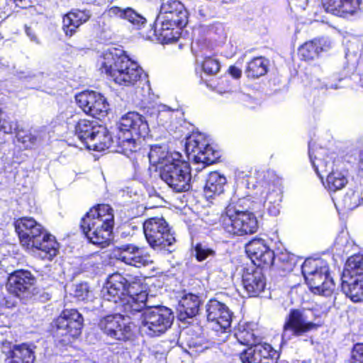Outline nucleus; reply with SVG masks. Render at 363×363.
I'll return each instance as SVG.
<instances>
[{"mask_svg": "<svg viewBox=\"0 0 363 363\" xmlns=\"http://www.w3.org/2000/svg\"><path fill=\"white\" fill-rule=\"evenodd\" d=\"M189 347H194L196 348V351H202V348L201 349H199V347H201V345H197V344L194 342H192L189 344Z\"/></svg>", "mask_w": 363, "mask_h": 363, "instance_id": "52", "label": "nucleus"}, {"mask_svg": "<svg viewBox=\"0 0 363 363\" xmlns=\"http://www.w3.org/2000/svg\"><path fill=\"white\" fill-rule=\"evenodd\" d=\"M37 24L34 25L33 23H31L30 25L26 24L24 26L25 33L26 35L29 38L30 40L33 43H35L37 45L40 43V40L36 33Z\"/></svg>", "mask_w": 363, "mask_h": 363, "instance_id": "47", "label": "nucleus"}, {"mask_svg": "<svg viewBox=\"0 0 363 363\" xmlns=\"http://www.w3.org/2000/svg\"><path fill=\"white\" fill-rule=\"evenodd\" d=\"M301 269L306 284L313 293L325 296L333 294L335 285L325 261L320 259H307Z\"/></svg>", "mask_w": 363, "mask_h": 363, "instance_id": "5", "label": "nucleus"}, {"mask_svg": "<svg viewBox=\"0 0 363 363\" xmlns=\"http://www.w3.org/2000/svg\"><path fill=\"white\" fill-rule=\"evenodd\" d=\"M43 132L38 130H34L28 133L21 135L20 132L17 133L18 141L22 143L26 147L31 148L33 145L40 142L43 138Z\"/></svg>", "mask_w": 363, "mask_h": 363, "instance_id": "39", "label": "nucleus"}, {"mask_svg": "<svg viewBox=\"0 0 363 363\" xmlns=\"http://www.w3.org/2000/svg\"><path fill=\"white\" fill-rule=\"evenodd\" d=\"M274 353L270 345L259 342L244 350L240 354V359L242 363H273Z\"/></svg>", "mask_w": 363, "mask_h": 363, "instance_id": "22", "label": "nucleus"}, {"mask_svg": "<svg viewBox=\"0 0 363 363\" xmlns=\"http://www.w3.org/2000/svg\"><path fill=\"white\" fill-rule=\"evenodd\" d=\"M330 46V40L321 38L306 42L300 48L299 52L306 60H310L318 57L321 51L327 50Z\"/></svg>", "mask_w": 363, "mask_h": 363, "instance_id": "32", "label": "nucleus"}, {"mask_svg": "<svg viewBox=\"0 0 363 363\" xmlns=\"http://www.w3.org/2000/svg\"><path fill=\"white\" fill-rule=\"evenodd\" d=\"M222 227L225 232L233 235L252 234L257 231L258 222L254 213L238 209L229 204L225 214L221 216Z\"/></svg>", "mask_w": 363, "mask_h": 363, "instance_id": "8", "label": "nucleus"}, {"mask_svg": "<svg viewBox=\"0 0 363 363\" xmlns=\"http://www.w3.org/2000/svg\"><path fill=\"white\" fill-rule=\"evenodd\" d=\"M113 224V209L108 205L100 204L86 213L80 227L90 242L104 247L111 240Z\"/></svg>", "mask_w": 363, "mask_h": 363, "instance_id": "3", "label": "nucleus"}, {"mask_svg": "<svg viewBox=\"0 0 363 363\" xmlns=\"http://www.w3.org/2000/svg\"><path fill=\"white\" fill-rule=\"evenodd\" d=\"M235 335L238 342L241 345L248 346V347L257 345V337L252 330H239Z\"/></svg>", "mask_w": 363, "mask_h": 363, "instance_id": "40", "label": "nucleus"}, {"mask_svg": "<svg viewBox=\"0 0 363 363\" xmlns=\"http://www.w3.org/2000/svg\"><path fill=\"white\" fill-rule=\"evenodd\" d=\"M261 196L264 199V206L269 213L272 216H277L279 213V204L282 198L281 194L277 190H271L269 188L262 191Z\"/></svg>", "mask_w": 363, "mask_h": 363, "instance_id": "34", "label": "nucleus"}, {"mask_svg": "<svg viewBox=\"0 0 363 363\" xmlns=\"http://www.w3.org/2000/svg\"><path fill=\"white\" fill-rule=\"evenodd\" d=\"M89 290L86 284H80L76 286L74 296L79 300H84L88 297Z\"/></svg>", "mask_w": 363, "mask_h": 363, "instance_id": "49", "label": "nucleus"}, {"mask_svg": "<svg viewBox=\"0 0 363 363\" xmlns=\"http://www.w3.org/2000/svg\"><path fill=\"white\" fill-rule=\"evenodd\" d=\"M137 284L130 283L119 273L110 275L101 294L104 299L114 303H120L129 293H133Z\"/></svg>", "mask_w": 363, "mask_h": 363, "instance_id": "13", "label": "nucleus"}, {"mask_svg": "<svg viewBox=\"0 0 363 363\" xmlns=\"http://www.w3.org/2000/svg\"><path fill=\"white\" fill-rule=\"evenodd\" d=\"M35 359L33 349L26 344L16 346L14 358L9 363H33Z\"/></svg>", "mask_w": 363, "mask_h": 363, "instance_id": "37", "label": "nucleus"}, {"mask_svg": "<svg viewBox=\"0 0 363 363\" xmlns=\"http://www.w3.org/2000/svg\"><path fill=\"white\" fill-rule=\"evenodd\" d=\"M158 15L164 16V20L172 21L179 26H184L186 23V11L184 5L177 0H168L162 3Z\"/></svg>", "mask_w": 363, "mask_h": 363, "instance_id": "23", "label": "nucleus"}, {"mask_svg": "<svg viewBox=\"0 0 363 363\" xmlns=\"http://www.w3.org/2000/svg\"><path fill=\"white\" fill-rule=\"evenodd\" d=\"M326 182L328 189L335 191L347 184V179L342 172H332L327 176Z\"/></svg>", "mask_w": 363, "mask_h": 363, "instance_id": "38", "label": "nucleus"}, {"mask_svg": "<svg viewBox=\"0 0 363 363\" xmlns=\"http://www.w3.org/2000/svg\"><path fill=\"white\" fill-rule=\"evenodd\" d=\"M119 303L121 311L124 313L123 316H127L129 318L138 316V320L145 309L150 306L147 299V294L143 291L136 293L135 289H133V293H129L123 297Z\"/></svg>", "mask_w": 363, "mask_h": 363, "instance_id": "20", "label": "nucleus"}, {"mask_svg": "<svg viewBox=\"0 0 363 363\" xmlns=\"http://www.w3.org/2000/svg\"><path fill=\"white\" fill-rule=\"evenodd\" d=\"M150 162L162 170V167L168 164H172L182 156L179 152H171L167 151L165 147L155 145L151 146L148 154Z\"/></svg>", "mask_w": 363, "mask_h": 363, "instance_id": "28", "label": "nucleus"}, {"mask_svg": "<svg viewBox=\"0 0 363 363\" xmlns=\"http://www.w3.org/2000/svg\"><path fill=\"white\" fill-rule=\"evenodd\" d=\"M267 72V60L262 57L252 60L247 65L245 74L247 77L258 78L264 75Z\"/></svg>", "mask_w": 363, "mask_h": 363, "instance_id": "35", "label": "nucleus"}, {"mask_svg": "<svg viewBox=\"0 0 363 363\" xmlns=\"http://www.w3.org/2000/svg\"><path fill=\"white\" fill-rule=\"evenodd\" d=\"M318 325L308 320L305 311L291 310L284 325L282 338L289 340L294 336H301L317 329Z\"/></svg>", "mask_w": 363, "mask_h": 363, "instance_id": "14", "label": "nucleus"}, {"mask_svg": "<svg viewBox=\"0 0 363 363\" xmlns=\"http://www.w3.org/2000/svg\"><path fill=\"white\" fill-rule=\"evenodd\" d=\"M99 326L110 337L125 341L133 335L132 326L126 323L123 315H109L103 318Z\"/></svg>", "mask_w": 363, "mask_h": 363, "instance_id": "16", "label": "nucleus"}, {"mask_svg": "<svg viewBox=\"0 0 363 363\" xmlns=\"http://www.w3.org/2000/svg\"><path fill=\"white\" fill-rule=\"evenodd\" d=\"M202 68L207 74L214 75L219 72L220 65L218 60L211 57H207L202 63Z\"/></svg>", "mask_w": 363, "mask_h": 363, "instance_id": "43", "label": "nucleus"}, {"mask_svg": "<svg viewBox=\"0 0 363 363\" xmlns=\"http://www.w3.org/2000/svg\"><path fill=\"white\" fill-rule=\"evenodd\" d=\"M16 6L19 7H26L27 5L29 4L30 1L28 0H12Z\"/></svg>", "mask_w": 363, "mask_h": 363, "instance_id": "51", "label": "nucleus"}, {"mask_svg": "<svg viewBox=\"0 0 363 363\" xmlns=\"http://www.w3.org/2000/svg\"><path fill=\"white\" fill-rule=\"evenodd\" d=\"M185 149L189 160L198 165L196 167L198 172L214 163L217 160L216 152L202 134H193L188 137Z\"/></svg>", "mask_w": 363, "mask_h": 363, "instance_id": "11", "label": "nucleus"}, {"mask_svg": "<svg viewBox=\"0 0 363 363\" xmlns=\"http://www.w3.org/2000/svg\"><path fill=\"white\" fill-rule=\"evenodd\" d=\"M115 256L118 260L136 267L152 263L150 255L133 244H125L118 247L115 250Z\"/></svg>", "mask_w": 363, "mask_h": 363, "instance_id": "19", "label": "nucleus"}, {"mask_svg": "<svg viewBox=\"0 0 363 363\" xmlns=\"http://www.w3.org/2000/svg\"><path fill=\"white\" fill-rule=\"evenodd\" d=\"M194 253L199 262H202L208 257H213L216 255L215 250L202 244H197L195 246Z\"/></svg>", "mask_w": 363, "mask_h": 363, "instance_id": "44", "label": "nucleus"}, {"mask_svg": "<svg viewBox=\"0 0 363 363\" xmlns=\"http://www.w3.org/2000/svg\"><path fill=\"white\" fill-rule=\"evenodd\" d=\"M91 16L89 10H74L66 14L62 21V29L65 35H74L82 24L89 21Z\"/></svg>", "mask_w": 363, "mask_h": 363, "instance_id": "27", "label": "nucleus"}, {"mask_svg": "<svg viewBox=\"0 0 363 363\" xmlns=\"http://www.w3.org/2000/svg\"><path fill=\"white\" fill-rule=\"evenodd\" d=\"M228 71H229L230 74L235 79H239L241 77V74H242L241 69L235 66H230L229 67Z\"/></svg>", "mask_w": 363, "mask_h": 363, "instance_id": "50", "label": "nucleus"}, {"mask_svg": "<svg viewBox=\"0 0 363 363\" xmlns=\"http://www.w3.org/2000/svg\"><path fill=\"white\" fill-rule=\"evenodd\" d=\"M16 345L12 346L10 342L3 343L1 351L6 357L7 363L13 361V359L14 358V352L16 351Z\"/></svg>", "mask_w": 363, "mask_h": 363, "instance_id": "48", "label": "nucleus"}, {"mask_svg": "<svg viewBox=\"0 0 363 363\" xmlns=\"http://www.w3.org/2000/svg\"><path fill=\"white\" fill-rule=\"evenodd\" d=\"M245 251L253 262L257 260L259 262L258 265L262 264L271 266L274 262V252L270 250L263 239L257 238L249 242L246 245Z\"/></svg>", "mask_w": 363, "mask_h": 363, "instance_id": "21", "label": "nucleus"}, {"mask_svg": "<svg viewBox=\"0 0 363 363\" xmlns=\"http://www.w3.org/2000/svg\"><path fill=\"white\" fill-rule=\"evenodd\" d=\"M360 167L363 169V151L359 155Z\"/></svg>", "mask_w": 363, "mask_h": 363, "instance_id": "53", "label": "nucleus"}, {"mask_svg": "<svg viewBox=\"0 0 363 363\" xmlns=\"http://www.w3.org/2000/svg\"><path fill=\"white\" fill-rule=\"evenodd\" d=\"M342 201L347 208L352 210L360 205L362 199L359 192L350 189L345 195Z\"/></svg>", "mask_w": 363, "mask_h": 363, "instance_id": "42", "label": "nucleus"}, {"mask_svg": "<svg viewBox=\"0 0 363 363\" xmlns=\"http://www.w3.org/2000/svg\"><path fill=\"white\" fill-rule=\"evenodd\" d=\"M351 363H363V344H356L351 352Z\"/></svg>", "mask_w": 363, "mask_h": 363, "instance_id": "46", "label": "nucleus"}, {"mask_svg": "<svg viewBox=\"0 0 363 363\" xmlns=\"http://www.w3.org/2000/svg\"><path fill=\"white\" fill-rule=\"evenodd\" d=\"M342 289L353 302L363 301V254L351 256L342 277Z\"/></svg>", "mask_w": 363, "mask_h": 363, "instance_id": "6", "label": "nucleus"}, {"mask_svg": "<svg viewBox=\"0 0 363 363\" xmlns=\"http://www.w3.org/2000/svg\"><path fill=\"white\" fill-rule=\"evenodd\" d=\"M174 320L172 310L165 306H149L141 313L139 328L141 333L155 337L164 333Z\"/></svg>", "mask_w": 363, "mask_h": 363, "instance_id": "7", "label": "nucleus"}, {"mask_svg": "<svg viewBox=\"0 0 363 363\" xmlns=\"http://www.w3.org/2000/svg\"><path fill=\"white\" fill-rule=\"evenodd\" d=\"M1 130L5 133H12L13 132L18 133V122L9 116L2 119L1 123Z\"/></svg>", "mask_w": 363, "mask_h": 363, "instance_id": "45", "label": "nucleus"}, {"mask_svg": "<svg viewBox=\"0 0 363 363\" xmlns=\"http://www.w3.org/2000/svg\"><path fill=\"white\" fill-rule=\"evenodd\" d=\"M143 231L147 243L155 250L171 251L169 248L176 242L169 224L162 217L147 219L143 223Z\"/></svg>", "mask_w": 363, "mask_h": 363, "instance_id": "10", "label": "nucleus"}, {"mask_svg": "<svg viewBox=\"0 0 363 363\" xmlns=\"http://www.w3.org/2000/svg\"><path fill=\"white\" fill-rule=\"evenodd\" d=\"M200 298L193 294H184L179 302V318L184 320L188 318L196 316L199 311Z\"/></svg>", "mask_w": 363, "mask_h": 363, "instance_id": "29", "label": "nucleus"}, {"mask_svg": "<svg viewBox=\"0 0 363 363\" xmlns=\"http://www.w3.org/2000/svg\"><path fill=\"white\" fill-rule=\"evenodd\" d=\"M226 178L217 172H211L206 179L204 194L207 199H212L223 193Z\"/></svg>", "mask_w": 363, "mask_h": 363, "instance_id": "31", "label": "nucleus"}, {"mask_svg": "<svg viewBox=\"0 0 363 363\" xmlns=\"http://www.w3.org/2000/svg\"><path fill=\"white\" fill-rule=\"evenodd\" d=\"M104 14L110 18L127 20L136 29L141 28L147 23L145 17L130 7L123 9L118 6H111L105 11Z\"/></svg>", "mask_w": 363, "mask_h": 363, "instance_id": "25", "label": "nucleus"}, {"mask_svg": "<svg viewBox=\"0 0 363 363\" xmlns=\"http://www.w3.org/2000/svg\"><path fill=\"white\" fill-rule=\"evenodd\" d=\"M308 154L315 171L321 178H323L322 174L328 173L329 170L332 169V164L330 162H325L323 160L317 159L315 157L314 160L311 149H309Z\"/></svg>", "mask_w": 363, "mask_h": 363, "instance_id": "41", "label": "nucleus"}, {"mask_svg": "<svg viewBox=\"0 0 363 363\" xmlns=\"http://www.w3.org/2000/svg\"><path fill=\"white\" fill-rule=\"evenodd\" d=\"M206 312L213 330L225 332L230 327L233 313L225 303L211 299L206 305Z\"/></svg>", "mask_w": 363, "mask_h": 363, "instance_id": "15", "label": "nucleus"}, {"mask_svg": "<svg viewBox=\"0 0 363 363\" xmlns=\"http://www.w3.org/2000/svg\"><path fill=\"white\" fill-rule=\"evenodd\" d=\"M164 16L158 15L156 19L155 33L162 38L163 40L170 42L176 38L173 34L174 27H180L178 23H174L172 21L164 20Z\"/></svg>", "mask_w": 363, "mask_h": 363, "instance_id": "33", "label": "nucleus"}, {"mask_svg": "<svg viewBox=\"0 0 363 363\" xmlns=\"http://www.w3.org/2000/svg\"><path fill=\"white\" fill-rule=\"evenodd\" d=\"M83 325L82 315L75 309H66L53 321L57 335L65 337V342H70L80 334Z\"/></svg>", "mask_w": 363, "mask_h": 363, "instance_id": "12", "label": "nucleus"}, {"mask_svg": "<svg viewBox=\"0 0 363 363\" xmlns=\"http://www.w3.org/2000/svg\"><path fill=\"white\" fill-rule=\"evenodd\" d=\"M91 135L89 140L86 141V146L88 149L103 151L110 147L112 143L111 137L105 128L96 127L95 131L94 130Z\"/></svg>", "mask_w": 363, "mask_h": 363, "instance_id": "30", "label": "nucleus"}, {"mask_svg": "<svg viewBox=\"0 0 363 363\" xmlns=\"http://www.w3.org/2000/svg\"><path fill=\"white\" fill-rule=\"evenodd\" d=\"M362 0H322L325 11L336 16L353 14L359 8Z\"/></svg>", "mask_w": 363, "mask_h": 363, "instance_id": "26", "label": "nucleus"}, {"mask_svg": "<svg viewBox=\"0 0 363 363\" xmlns=\"http://www.w3.org/2000/svg\"><path fill=\"white\" fill-rule=\"evenodd\" d=\"M34 284L35 278L30 272L16 271L9 275L6 289L10 294L25 298L32 294Z\"/></svg>", "mask_w": 363, "mask_h": 363, "instance_id": "18", "label": "nucleus"}, {"mask_svg": "<svg viewBox=\"0 0 363 363\" xmlns=\"http://www.w3.org/2000/svg\"><path fill=\"white\" fill-rule=\"evenodd\" d=\"M16 231L21 245L28 250L35 249L42 259L51 260L57 255L58 243L52 235L33 218L23 217L15 223Z\"/></svg>", "mask_w": 363, "mask_h": 363, "instance_id": "1", "label": "nucleus"}, {"mask_svg": "<svg viewBox=\"0 0 363 363\" xmlns=\"http://www.w3.org/2000/svg\"><path fill=\"white\" fill-rule=\"evenodd\" d=\"M99 63L101 72L120 85H134L140 80L143 74V69L123 50L115 48L105 51Z\"/></svg>", "mask_w": 363, "mask_h": 363, "instance_id": "2", "label": "nucleus"}, {"mask_svg": "<svg viewBox=\"0 0 363 363\" xmlns=\"http://www.w3.org/2000/svg\"><path fill=\"white\" fill-rule=\"evenodd\" d=\"M288 269H291V266H289V267H288Z\"/></svg>", "mask_w": 363, "mask_h": 363, "instance_id": "54", "label": "nucleus"}, {"mask_svg": "<svg viewBox=\"0 0 363 363\" xmlns=\"http://www.w3.org/2000/svg\"><path fill=\"white\" fill-rule=\"evenodd\" d=\"M118 143L128 157L140 150L143 138L148 134L147 119L137 112H128L118 123Z\"/></svg>", "mask_w": 363, "mask_h": 363, "instance_id": "4", "label": "nucleus"}, {"mask_svg": "<svg viewBox=\"0 0 363 363\" xmlns=\"http://www.w3.org/2000/svg\"><path fill=\"white\" fill-rule=\"evenodd\" d=\"M161 179L174 191H187L191 188V182L198 180V177L191 174L189 164L178 158L172 164L162 167Z\"/></svg>", "mask_w": 363, "mask_h": 363, "instance_id": "9", "label": "nucleus"}, {"mask_svg": "<svg viewBox=\"0 0 363 363\" xmlns=\"http://www.w3.org/2000/svg\"><path fill=\"white\" fill-rule=\"evenodd\" d=\"M77 104L86 113L99 118L106 114L108 104L101 94L94 91H84L75 96Z\"/></svg>", "mask_w": 363, "mask_h": 363, "instance_id": "17", "label": "nucleus"}, {"mask_svg": "<svg viewBox=\"0 0 363 363\" xmlns=\"http://www.w3.org/2000/svg\"><path fill=\"white\" fill-rule=\"evenodd\" d=\"M96 125V122L90 121L86 119L79 120L75 126V135L77 137L86 145V141L89 140L91 133L95 130Z\"/></svg>", "mask_w": 363, "mask_h": 363, "instance_id": "36", "label": "nucleus"}, {"mask_svg": "<svg viewBox=\"0 0 363 363\" xmlns=\"http://www.w3.org/2000/svg\"><path fill=\"white\" fill-rule=\"evenodd\" d=\"M242 284L250 296H256L261 293L266 285L261 269H247L242 275Z\"/></svg>", "mask_w": 363, "mask_h": 363, "instance_id": "24", "label": "nucleus"}]
</instances>
